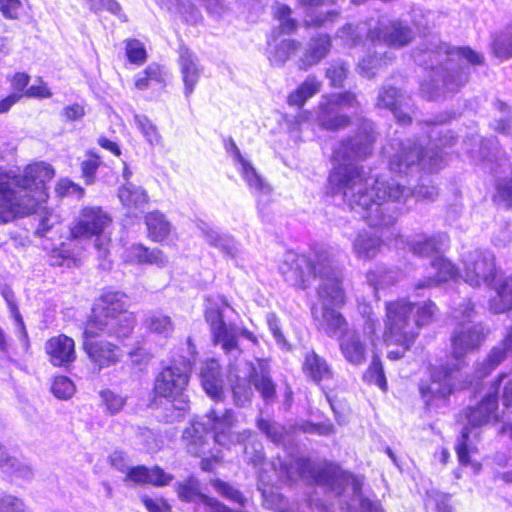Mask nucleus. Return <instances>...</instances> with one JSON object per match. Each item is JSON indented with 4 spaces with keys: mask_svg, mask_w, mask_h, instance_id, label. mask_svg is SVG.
Wrapping results in <instances>:
<instances>
[{
    "mask_svg": "<svg viewBox=\"0 0 512 512\" xmlns=\"http://www.w3.org/2000/svg\"><path fill=\"white\" fill-rule=\"evenodd\" d=\"M425 122L428 129V145L423 147L426 138L418 143L410 139L401 141L393 138L383 147V155L388 160L389 170L395 175L387 180L377 174L366 172L357 161L372 151L375 141L374 125L363 120L357 134L337 143L333 149L334 166L328 177L327 193L339 197L349 208L368 223L370 227L384 230L394 225L398 217L395 203H406L410 197L416 200H434L437 188L425 185L422 180L417 187L411 188L413 178L420 171L432 173L444 163L441 147L452 146L455 137L439 123Z\"/></svg>",
    "mask_w": 512,
    "mask_h": 512,
    "instance_id": "f257e3e1",
    "label": "nucleus"
},
{
    "mask_svg": "<svg viewBox=\"0 0 512 512\" xmlns=\"http://www.w3.org/2000/svg\"><path fill=\"white\" fill-rule=\"evenodd\" d=\"M244 454L246 460L254 466L263 465L258 474V489L264 503L271 508L280 509L283 501L282 496L274 491V478L282 482L301 479L324 487L336 496L351 492L354 497H360L362 482L335 464H316L302 457L291 458L289 462L278 458L277 462L266 463L260 443L245 446Z\"/></svg>",
    "mask_w": 512,
    "mask_h": 512,
    "instance_id": "f03ea898",
    "label": "nucleus"
},
{
    "mask_svg": "<svg viewBox=\"0 0 512 512\" xmlns=\"http://www.w3.org/2000/svg\"><path fill=\"white\" fill-rule=\"evenodd\" d=\"M279 272L288 284L301 289H306L315 277H319L321 305L312 307L314 320L330 334L344 325L345 318L334 309L345 303L342 270L334 264L327 249L314 248L309 256L287 251L280 261Z\"/></svg>",
    "mask_w": 512,
    "mask_h": 512,
    "instance_id": "7ed1b4c3",
    "label": "nucleus"
},
{
    "mask_svg": "<svg viewBox=\"0 0 512 512\" xmlns=\"http://www.w3.org/2000/svg\"><path fill=\"white\" fill-rule=\"evenodd\" d=\"M413 58L418 65L429 69L420 88L429 99L459 90L468 80L469 64H480L483 59L470 48L450 47L436 37L418 47Z\"/></svg>",
    "mask_w": 512,
    "mask_h": 512,
    "instance_id": "20e7f679",
    "label": "nucleus"
},
{
    "mask_svg": "<svg viewBox=\"0 0 512 512\" xmlns=\"http://www.w3.org/2000/svg\"><path fill=\"white\" fill-rule=\"evenodd\" d=\"M205 318L210 325L215 343L221 345L230 359H235L229 365L228 376L235 404L244 406L250 402L252 397L250 384L254 385L265 401L273 399L275 386L268 375L267 361L257 360L255 365L252 362L238 359L241 351L237 344V328L224 322L219 308H207Z\"/></svg>",
    "mask_w": 512,
    "mask_h": 512,
    "instance_id": "39448f33",
    "label": "nucleus"
},
{
    "mask_svg": "<svg viewBox=\"0 0 512 512\" xmlns=\"http://www.w3.org/2000/svg\"><path fill=\"white\" fill-rule=\"evenodd\" d=\"M54 175L52 166L45 162L22 170L0 168V224L34 213L47 201V184Z\"/></svg>",
    "mask_w": 512,
    "mask_h": 512,
    "instance_id": "423d86ee",
    "label": "nucleus"
},
{
    "mask_svg": "<svg viewBox=\"0 0 512 512\" xmlns=\"http://www.w3.org/2000/svg\"><path fill=\"white\" fill-rule=\"evenodd\" d=\"M436 306L431 301L413 303L405 298L386 302L383 341L387 346L396 345L387 357L390 360L402 358L414 344L421 326L428 324Z\"/></svg>",
    "mask_w": 512,
    "mask_h": 512,
    "instance_id": "0eeeda50",
    "label": "nucleus"
},
{
    "mask_svg": "<svg viewBox=\"0 0 512 512\" xmlns=\"http://www.w3.org/2000/svg\"><path fill=\"white\" fill-rule=\"evenodd\" d=\"M112 219L101 207L87 206L80 210L70 227V238L61 242L58 247L50 249V262L53 266H70L75 264L80 255L78 244L84 240H92L99 257L106 258L111 242L107 228Z\"/></svg>",
    "mask_w": 512,
    "mask_h": 512,
    "instance_id": "6e6552de",
    "label": "nucleus"
},
{
    "mask_svg": "<svg viewBox=\"0 0 512 512\" xmlns=\"http://www.w3.org/2000/svg\"><path fill=\"white\" fill-rule=\"evenodd\" d=\"M235 417L232 410L220 413L212 409L201 420L194 421L183 432V439L187 441L188 452L201 456L205 454L209 441L212 440L220 446L229 448L235 443L244 442L251 436L250 431L236 434L232 431Z\"/></svg>",
    "mask_w": 512,
    "mask_h": 512,
    "instance_id": "1a4fd4ad",
    "label": "nucleus"
},
{
    "mask_svg": "<svg viewBox=\"0 0 512 512\" xmlns=\"http://www.w3.org/2000/svg\"><path fill=\"white\" fill-rule=\"evenodd\" d=\"M185 355L180 354L178 358L173 357L170 364L156 376L154 382V393L156 396L171 401L176 411L173 420L181 419L189 409V400L184 390L188 385L189 373L195 363L196 348L191 339L184 343Z\"/></svg>",
    "mask_w": 512,
    "mask_h": 512,
    "instance_id": "9d476101",
    "label": "nucleus"
},
{
    "mask_svg": "<svg viewBox=\"0 0 512 512\" xmlns=\"http://www.w3.org/2000/svg\"><path fill=\"white\" fill-rule=\"evenodd\" d=\"M128 297L125 293L115 290H105L95 301L92 314L85 324H94L101 331L115 334L119 340H124L133 332L136 318L127 310Z\"/></svg>",
    "mask_w": 512,
    "mask_h": 512,
    "instance_id": "9b49d317",
    "label": "nucleus"
},
{
    "mask_svg": "<svg viewBox=\"0 0 512 512\" xmlns=\"http://www.w3.org/2000/svg\"><path fill=\"white\" fill-rule=\"evenodd\" d=\"M505 374H500L497 381L493 382L482 400L475 406L466 411L468 425L463 428L461 436L457 440L456 453L461 465H471L474 472L480 470L481 465L473 462L471 456L477 452L476 443L471 439V428L481 427L498 420V390L499 384Z\"/></svg>",
    "mask_w": 512,
    "mask_h": 512,
    "instance_id": "f8f14e48",
    "label": "nucleus"
},
{
    "mask_svg": "<svg viewBox=\"0 0 512 512\" xmlns=\"http://www.w3.org/2000/svg\"><path fill=\"white\" fill-rule=\"evenodd\" d=\"M410 251L419 257L431 258V271L416 284V289L437 286L449 280H457L458 272L451 261L442 256L449 246L446 233H436L431 236L418 235L407 242Z\"/></svg>",
    "mask_w": 512,
    "mask_h": 512,
    "instance_id": "ddd939ff",
    "label": "nucleus"
},
{
    "mask_svg": "<svg viewBox=\"0 0 512 512\" xmlns=\"http://www.w3.org/2000/svg\"><path fill=\"white\" fill-rule=\"evenodd\" d=\"M469 141L474 144L479 143V148H466V152L474 160L483 161L485 168L488 167L495 175L496 179V194L495 199L503 202L507 207H512V173L506 174L510 170V165L505 158H498L497 141L495 139H488L480 141L477 136L469 138ZM465 142V146H469Z\"/></svg>",
    "mask_w": 512,
    "mask_h": 512,
    "instance_id": "4468645a",
    "label": "nucleus"
},
{
    "mask_svg": "<svg viewBox=\"0 0 512 512\" xmlns=\"http://www.w3.org/2000/svg\"><path fill=\"white\" fill-rule=\"evenodd\" d=\"M474 308L470 302L459 304L453 308L452 317L459 321L454 330L451 342L452 353L460 359L470 352L477 350L485 340L486 334L482 324H471Z\"/></svg>",
    "mask_w": 512,
    "mask_h": 512,
    "instance_id": "2eb2a0df",
    "label": "nucleus"
},
{
    "mask_svg": "<svg viewBox=\"0 0 512 512\" xmlns=\"http://www.w3.org/2000/svg\"><path fill=\"white\" fill-rule=\"evenodd\" d=\"M359 103L351 92L323 95L316 109L315 120L325 130L336 131L350 123L349 113L357 111Z\"/></svg>",
    "mask_w": 512,
    "mask_h": 512,
    "instance_id": "dca6fc26",
    "label": "nucleus"
},
{
    "mask_svg": "<svg viewBox=\"0 0 512 512\" xmlns=\"http://www.w3.org/2000/svg\"><path fill=\"white\" fill-rule=\"evenodd\" d=\"M104 335L115 337V334L101 331L93 323L85 324L82 347L94 369L98 372L117 365L123 358L121 347L100 338Z\"/></svg>",
    "mask_w": 512,
    "mask_h": 512,
    "instance_id": "f3484780",
    "label": "nucleus"
},
{
    "mask_svg": "<svg viewBox=\"0 0 512 512\" xmlns=\"http://www.w3.org/2000/svg\"><path fill=\"white\" fill-rule=\"evenodd\" d=\"M462 377L463 373L458 366L456 368L434 367L430 382L420 385V393L425 404L432 406L435 400H444L453 391L465 388L468 382L461 380Z\"/></svg>",
    "mask_w": 512,
    "mask_h": 512,
    "instance_id": "a211bd4d",
    "label": "nucleus"
},
{
    "mask_svg": "<svg viewBox=\"0 0 512 512\" xmlns=\"http://www.w3.org/2000/svg\"><path fill=\"white\" fill-rule=\"evenodd\" d=\"M461 278L471 287L490 286L496 276L495 257L488 250L475 249L462 259Z\"/></svg>",
    "mask_w": 512,
    "mask_h": 512,
    "instance_id": "6ab92c4d",
    "label": "nucleus"
},
{
    "mask_svg": "<svg viewBox=\"0 0 512 512\" xmlns=\"http://www.w3.org/2000/svg\"><path fill=\"white\" fill-rule=\"evenodd\" d=\"M368 40L375 46L384 44L388 47H403L413 38L412 30L401 21L380 20L378 27L369 29Z\"/></svg>",
    "mask_w": 512,
    "mask_h": 512,
    "instance_id": "aec40b11",
    "label": "nucleus"
},
{
    "mask_svg": "<svg viewBox=\"0 0 512 512\" xmlns=\"http://www.w3.org/2000/svg\"><path fill=\"white\" fill-rule=\"evenodd\" d=\"M319 328L323 330L330 337L339 335V349L344 359L354 366H360L366 362L367 359V344L361 339L360 333L356 330H347V321L344 325L333 333H328L323 329L319 322Z\"/></svg>",
    "mask_w": 512,
    "mask_h": 512,
    "instance_id": "412c9836",
    "label": "nucleus"
},
{
    "mask_svg": "<svg viewBox=\"0 0 512 512\" xmlns=\"http://www.w3.org/2000/svg\"><path fill=\"white\" fill-rule=\"evenodd\" d=\"M411 98L391 86H384L377 97V107L390 110L398 123L406 125L411 122Z\"/></svg>",
    "mask_w": 512,
    "mask_h": 512,
    "instance_id": "4be33fe9",
    "label": "nucleus"
},
{
    "mask_svg": "<svg viewBox=\"0 0 512 512\" xmlns=\"http://www.w3.org/2000/svg\"><path fill=\"white\" fill-rule=\"evenodd\" d=\"M179 66L184 83V95L189 98L201 77L203 68L197 56L187 47L179 49Z\"/></svg>",
    "mask_w": 512,
    "mask_h": 512,
    "instance_id": "5701e85b",
    "label": "nucleus"
},
{
    "mask_svg": "<svg viewBox=\"0 0 512 512\" xmlns=\"http://www.w3.org/2000/svg\"><path fill=\"white\" fill-rule=\"evenodd\" d=\"M45 349L54 366L66 367L76 359L75 342L64 334L51 337L46 342Z\"/></svg>",
    "mask_w": 512,
    "mask_h": 512,
    "instance_id": "b1692460",
    "label": "nucleus"
},
{
    "mask_svg": "<svg viewBox=\"0 0 512 512\" xmlns=\"http://www.w3.org/2000/svg\"><path fill=\"white\" fill-rule=\"evenodd\" d=\"M122 258L126 263L139 265H155L157 267H165L168 258L158 249H150L142 244H132L125 248Z\"/></svg>",
    "mask_w": 512,
    "mask_h": 512,
    "instance_id": "393cba45",
    "label": "nucleus"
},
{
    "mask_svg": "<svg viewBox=\"0 0 512 512\" xmlns=\"http://www.w3.org/2000/svg\"><path fill=\"white\" fill-rule=\"evenodd\" d=\"M198 228L209 245L218 248L233 260L238 258L241 249L239 244L230 235L221 233L218 229L205 222H201Z\"/></svg>",
    "mask_w": 512,
    "mask_h": 512,
    "instance_id": "a878e982",
    "label": "nucleus"
},
{
    "mask_svg": "<svg viewBox=\"0 0 512 512\" xmlns=\"http://www.w3.org/2000/svg\"><path fill=\"white\" fill-rule=\"evenodd\" d=\"M382 244L381 237L376 233L362 230L352 242L353 253L360 260H371L379 254Z\"/></svg>",
    "mask_w": 512,
    "mask_h": 512,
    "instance_id": "bb28decb",
    "label": "nucleus"
},
{
    "mask_svg": "<svg viewBox=\"0 0 512 512\" xmlns=\"http://www.w3.org/2000/svg\"><path fill=\"white\" fill-rule=\"evenodd\" d=\"M304 375L316 384L333 377V371L327 361L315 351H308L302 363Z\"/></svg>",
    "mask_w": 512,
    "mask_h": 512,
    "instance_id": "cd10ccee",
    "label": "nucleus"
},
{
    "mask_svg": "<svg viewBox=\"0 0 512 512\" xmlns=\"http://www.w3.org/2000/svg\"><path fill=\"white\" fill-rule=\"evenodd\" d=\"M126 473L129 480L140 484L149 483L155 486H166L173 480L171 474L166 473L158 466L151 469L145 466L129 467Z\"/></svg>",
    "mask_w": 512,
    "mask_h": 512,
    "instance_id": "c85d7f7f",
    "label": "nucleus"
},
{
    "mask_svg": "<svg viewBox=\"0 0 512 512\" xmlns=\"http://www.w3.org/2000/svg\"><path fill=\"white\" fill-rule=\"evenodd\" d=\"M201 382L205 392L214 400L221 399L223 393V380L220 377V365L217 360L205 362L201 369Z\"/></svg>",
    "mask_w": 512,
    "mask_h": 512,
    "instance_id": "c756f323",
    "label": "nucleus"
},
{
    "mask_svg": "<svg viewBox=\"0 0 512 512\" xmlns=\"http://www.w3.org/2000/svg\"><path fill=\"white\" fill-rule=\"evenodd\" d=\"M512 353V327L507 329L503 341L495 346L487 359L477 369V375L483 377L494 370L506 357Z\"/></svg>",
    "mask_w": 512,
    "mask_h": 512,
    "instance_id": "7c9ffc66",
    "label": "nucleus"
},
{
    "mask_svg": "<svg viewBox=\"0 0 512 512\" xmlns=\"http://www.w3.org/2000/svg\"><path fill=\"white\" fill-rule=\"evenodd\" d=\"M331 48V39L328 35L320 34L311 38L300 62L301 67L307 69L318 64L329 53Z\"/></svg>",
    "mask_w": 512,
    "mask_h": 512,
    "instance_id": "2f4dec72",
    "label": "nucleus"
},
{
    "mask_svg": "<svg viewBox=\"0 0 512 512\" xmlns=\"http://www.w3.org/2000/svg\"><path fill=\"white\" fill-rule=\"evenodd\" d=\"M148 237L154 242H163L171 235L173 227L160 211H151L145 216Z\"/></svg>",
    "mask_w": 512,
    "mask_h": 512,
    "instance_id": "473e14b6",
    "label": "nucleus"
},
{
    "mask_svg": "<svg viewBox=\"0 0 512 512\" xmlns=\"http://www.w3.org/2000/svg\"><path fill=\"white\" fill-rule=\"evenodd\" d=\"M166 72L156 64H149L146 69L135 76V87L138 90L159 89L165 84Z\"/></svg>",
    "mask_w": 512,
    "mask_h": 512,
    "instance_id": "72a5a7b5",
    "label": "nucleus"
},
{
    "mask_svg": "<svg viewBox=\"0 0 512 512\" xmlns=\"http://www.w3.org/2000/svg\"><path fill=\"white\" fill-rule=\"evenodd\" d=\"M235 167L253 193L260 195L269 194L270 187L264 182L248 159L245 158L238 162L235 164Z\"/></svg>",
    "mask_w": 512,
    "mask_h": 512,
    "instance_id": "f704fd0d",
    "label": "nucleus"
},
{
    "mask_svg": "<svg viewBox=\"0 0 512 512\" xmlns=\"http://www.w3.org/2000/svg\"><path fill=\"white\" fill-rule=\"evenodd\" d=\"M322 87V83L315 76H308L304 82L291 92L287 98L290 106L301 108L306 101L316 95Z\"/></svg>",
    "mask_w": 512,
    "mask_h": 512,
    "instance_id": "c9c22d12",
    "label": "nucleus"
},
{
    "mask_svg": "<svg viewBox=\"0 0 512 512\" xmlns=\"http://www.w3.org/2000/svg\"><path fill=\"white\" fill-rule=\"evenodd\" d=\"M0 469L15 478L30 480L33 477L32 468L27 463L9 456L4 447L0 449Z\"/></svg>",
    "mask_w": 512,
    "mask_h": 512,
    "instance_id": "e433bc0d",
    "label": "nucleus"
},
{
    "mask_svg": "<svg viewBox=\"0 0 512 512\" xmlns=\"http://www.w3.org/2000/svg\"><path fill=\"white\" fill-rule=\"evenodd\" d=\"M118 197L128 209H141L148 201L145 190L132 183L123 184L118 191Z\"/></svg>",
    "mask_w": 512,
    "mask_h": 512,
    "instance_id": "4c0bfd02",
    "label": "nucleus"
},
{
    "mask_svg": "<svg viewBox=\"0 0 512 512\" xmlns=\"http://www.w3.org/2000/svg\"><path fill=\"white\" fill-rule=\"evenodd\" d=\"M159 6L169 11L176 9L184 20L191 24H196L201 19L200 12L188 0H154Z\"/></svg>",
    "mask_w": 512,
    "mask_h": 512,
    "instance_id": "58836bf2",
    "label": "nucleus"
},
{
    "mask_svg": "<svg viewBox=\"0 0 512 512\" xmlns=\"http://www.w3.org/2000/svg\"><path fill=\"white\" fill-rule=\"evenodd\" d=\"M496 295L490 300V309L494 313L512 310V279H507L495 287Z\"/></svg>",
    "mask_w": 512,
    "mask_h": 512,
    "instance_id": "ea45409f",
    "label": "nucleus"
},
{
    "mask_svg": "<svg viewBox=\"0 0 512 512\" xmlns=\"http://www.w3.org/2000/svg\"><path fill=\"white\" fill-rule=\"evenodd\" d=\"M358 311L364 320L363 334L374 346L378 340L377 331L380 328V322L369 304L358 301Z\"/></svg>",
    "mask_w": 512,
    "mask_h": 512,
    "instance_id": "a19ab883",
    "label": "nucleus"
},
{
    "mask_svg": "<svg viewBox=\"0 0 512 512\" xmlns=\"http://www.w3.org/2000/svg\"><path fill=\"white\" fill-rule=\"evenodd\" d=\"M397 281V272L385 267H377L375 270H371L367 274V282L372 288L373 294L378 300V290L391 285Z\"/></svg>",
    "mask_w": 512,
    "mask_h": 512,
    "instance_id": "79ce46f5",
    "label": "nucleus"
},
{
    "mask_svg": "<svg viewBox=\"0 0 512 512\" xmlns=\"http://www.w3.org/2000/svg\"><path fill=\"white\" fill-rule=\"evenodd\" d=\"M148 330L160 337L168 338L174 331V325L169 316L159 312L152 313L145 320Z\"/></svg>",
    "mask_w": 512,
    "mask_h": 512,
    "instance_id": "37998d69",
    "label": "nucleus"
},
{
    "mask_svg": "<svg viewBox=\"0 0 512 512\" xmlns=\"http://www.w3.org/2000/svg\"><path fill=\"white\" fill-rule=\"evenodd\" d=\"M299 43L294 40H283L269 52V60L272 65H283L298 49Z\"/></svg>",
    "mask_w": 512,
    "mask_h": 512,
    "instance_id": "c03bdc74",
    "label": "nucleus"
},
{
    "mask_svg": "<svg viewBox=\"0 0 512 512\" xmlns=\"http://www.w3.org/2000/svg\"><path fill=\"white\" fill-rule=\"evenodd\" d=\"M375 53L381 54L380 52ZM382 54L383 57H381L380 59H378L376 55L363 58L358 64L359 73L366 78L374 77L377 73L378 67H380L382 64L386 65L387 62L391 61L393 58L391 52L385 51Z\"/></svg>",
    "mask_w": 512,
    "mask_h": 512,
    "instance_id": "a18cd8bd",
    "label": "nucleus"
},
{
    "mask_svg": "<svg viewBox=\"0 0 512 512\" xmlns=\"http://www.w3.org/2000/svg\"><path fill=\"white\" fill-rule=\"evenodd\" d=\"M274 17L279 21V29L282 34H291L297 28V23L291 18V9L284 4L273 7Z\"/></svg>",
    "mask_w": 512,
    "mask_h": 512,
    "instance_id": "49530a36",
    "label": "nucleus"
},
{
    "mask_svg": "<svg viewBox=\"0 0 512 512\" xmlns=\"http://www.w3.org/2000/svg\"><path fill=\"white\" fill-rule=\"evenodd\" d=\"M492 47L497 57H512V24L494 39Z\"/></svg>",
    "mask_w": 512,
    "mask_h": 512,
    "instance_id": "de8ad7c7",
    "label": "nucleus"
},
{
    "mask_svg": "<svg viewBox=\"0 0 512 512\" xmlns=\"http://www.w3.org/2000/svg\"><path fill=\"white\" fill-rule=\"evenodd\" d=\"M134 120L137 128L150 145L160 144L161 136L156 126L145 115H135Z\"/></svg>",
    "mask_w": 512,
    "mask_h": 512,
    "instance_id": "09e8293b",
    "label": "nucleus"
},
{
    "mask_svg": "<svg viewBox=\"0 0 512 512\" xmlns=\"http://www.w3.org/2000/svg\"><path fill=\"white\" fill-rule=\"evenodd\" d=\"M365 378L370 383L377 385L382 391H386L387 381L379 356H373L372 362L365 373Z\"/></svg>",
    "mask_w": 512,
    "mask_h": 512,
    "instance_id": "8fccbe9b",
    "label": "nucleus"
},
{
    "mask_svg": "<svg viewBox=\"0 0 512 512\" xmlns=\"http://www.w3.org/2000/svg\"><path fill=\"white\" fill-rule=\"evenodd\" d=\"M257 426L272 442L281 443L284 441L286 429L282 425L276 422L259 419Z\"/></svg>",
    "mask_w": 512,
    "mask_h": 512,
    "instance_id": "3c124183",
    "label": "nucleus"
},
{
    "mask_svg": "<svg viewBox=\"0 0 512 512\" xmlns=\"http://www.w3.org/2000/svg\"><path fill=\"white\" fill-rule=\"evenodd\" d=\"M9 306L13 318L14 333L22 347L27 350L29 348V338L22 316L14 304L9 302Z\"/></svg>",
    "mask_w": 512,
    "mask_h": 512,
    "instance_id": "603ef678",
    "label": "nucleus"
},
{
    "mask_svg": "<svg viewBox=\"0 0 512 512\" xmlns=\"http://www.w3.org/2000/svg\"><path fill=\"white\" fill-rule=\"evenodd\" d=\"M495 108L500 115L499 117H495L492 127L502 134H507L510 130L512 121L509 107L504 102L497 101L495 103Z\"/></svg>",
    "mask_w": 512,
    "mask_h": 512,
    "instance_id": "864d4df0",
    "label": "nucleus"
},
{
    "mask_svg": "<svg viewBox=\"0 0 512 512\" xmlns=\"http://www.w3.org/2000/svg\"><path fill=\"white\" fill-rule=\"evenodd\" d=\"M51 391L59 399H69L75 392V385L68 377L60 375L54 378Z\"/></svg>",
    "mask_w": 512,
    "mask_h": 512,
    "instance_id": "5fc2aeb1",
    "label": "nucleus"
},
{
    "mask_svg": "<svg viewBox=\"0 0 512 512\" xmlns=\"http://www.w3.org/2000/svg\"><path fill=\"white\" fill-rule=\"evenodd\" d=\"M312 113L308 110L300 111L294 119L290 122V135L295 140L298 141L301 139L300 133L303 132L304 129L309 128L311 123Z\"/></svg>",
    "mask_w": 512,
    "mask_h": 512,
    "instance_id": "6e6d98bb",
    "label": "nucleus"
},
{
    "mask_svg": "<svg viewBox=\"0 0 512 512\" xmlns=\"http://www.w3.org/2000/svg\"><path fill=\"white\" fill-rule=\"evenodd\" d=\"M126 55L131 63L137 65L144 63L147 58L144 44L137 39H131L126 42Z\"/></svg>",
    "mask_w": 512,
    "mask_h": 512,
    "instance_id": "4d7b16f0",
    "label": "nucleus"
},
{
    "mask_svg": "<svg viewBox=\"0 0 512 512\" xmlns=\"http://www.w3.org/2000/svg\"><path fill=\"white\" fill-rule=\"evenodd\" d=\"M347 73L348 66L341 61H335L327 69L326 77L330 80V84L333 87H340L346 79Z\"/></svg>",
    "mask_w": 512,
    "mask_h": 512,
    "instance_id": "13d9d810",
    "label": "nucleus"
},
{
    "mask_svg": "<svg viewBox=\"0 0 512 512\" xmlns=\"http://www.w3.org/2000/svg\"><path fill=\"white\" fill-rule=\"evenodd\" d=\"M211 484H212L213 488L215 489V491L217 493H219L220 495H222L223 497L227 498L230 501L238 503L240 505L244 504V501H245L244 497L233 486H231L228 483L223 482L219 479L213 480L211 482Z\"/></svg>",
    "mask_w": 512,
    "mask_h": 512,
    "instance_id": "bf43d9fd",
    "label": "nucleus"
},
{
    "mask_svg": "<svg viewBox=\"0 0 512 512\" xmlns=\"http://www.w3.org/2000/svg\"><path fill=\"white\" fill-rule=\"evenodd\" d=\"M266 321L277 345L283 350H289L290 345L281 332L280 321L277 316L274 313H268Z\"/></svg>",
    "mask_w": 512,
    "mask_h": 512,
    "instance_id": "052dcab7",
    "label": "nucleus"
},
{
    "mask_svg": "<svg viewBox=\"0 0 512 512\" xmlns=\"http://www.w3.org/2000/svg\"><path fill=\"white\" fill-rule=\"evenodd\" d=\"M59 224V216L52 211L45 210L44 215L40 219L36 234L40 237H47Z\"/></svg>",
    "mask_w": 512,
    "mask_h": 512,
    "instance_id": "680f3d73",
    "label": "nucleus"
},
{
    "mask_svg": "<svg viewBox=\"0 0 512 512\" xmlns=\"http://www.w3.org/2000/svg\"><path fill=\"white\" fill-rule=\"evenodd\" d=\"M99 165V157L92 153L88 154L87 158L82 162V175L86 184L93 183Z\"/></svg>",
    "mask_w": 512,
    "mask_h": 512,
    "instance_id": "e2e57ef3",
    "label": "nucleus"
},
{
    "mask_svg": "<svg viewBox=\"0 0 512 512\" xmlns=\"http://www.w3.org/2000/svg\"><path fill=\"white\" fill-rule=\"evenodd\" d=\"M366 31V24L358 25L353 27L352 25H346L342 27L338 32V37L345 40L347 44L354 46L360 39V34Z\"/></svg>",
    "mask_w": 512,
    "mask_h": 512,
    "instance_id": "0e129e2a",
    "label": "nucleus"
},
{
    "mask_svg": "<svg viewBox=\"0 0 512 512\" xmlns=\"http://www.w3.org/2000/svg\"><path fill=\"white\" fill-rule=\"evenodd\" d=\"M55 190L58 196L60 197L75 195L78 198H80L84 194V190L82 187H80L79 185L75 184L74 182L67 178L60 179L57 182Z\"/></svg>",
    "mask_w": 512,
    "mask_h": 512,
    "instance_id": "69168bd1",
    "label": "nucleus"
},
{
    "mask_svg": "<svg viewBox=\"0 0 512 512\" xmlns=\"http://www.w3.org/2000/svg\"><path fill=\"white\" fill-rule=\"evenodd\" d=\"M102 401L105 403L107 410L112 414L119 412L124 404L125 399L110 390H104L101 392Z\"/></svg>",
    "mask_w": 512,
    "mask_h": 512,
    "instance_id": "338daca9",
    "label": "nucleus"
},
{
    "mask_svg": "<svg viewBox=\"0 0 512 512\" xmlns=\"http://www.w3.org/2000/svg\"><path fill=\"white\" fill-rule=\"evenodd\" d=\"M0 512H25V507L17 497L5 495L0 500Z\"/></svg>",
    "mask_w": 512,
    "mask_h": 512,
    "instance_id": "774afa93",
    "label": "nucleus"
}]
</instances>
